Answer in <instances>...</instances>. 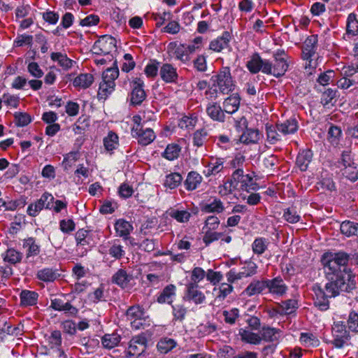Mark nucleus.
Instances as JSON below:
<instances>
[{
  "label": "nucleus",
  "instance_id": "obj_22",
  "mask_svg": "<svg viewBox=\"0 0 358 358\" xmlns=\"http://www.w3.org/2000/svg\"><path fill=\"white\" fill-rule=\"evenodd\" d=\"M266 289L265 280H253L244 289L243 294L247 296H252L262 293Z\"/></svg>",
  "mask_w": 358,
  "mask_h": 358
},
{
  "label": "nucleus",
  "instance_id": "obj_36",
  "mask_svg": "<svg viewBox=\"0 0 358 358\" xmlns=\"http://www.w3.org/2000/svg\"><path fill=\"white\" fill-rule=\"evenodd\" d=\"M120 341V336L117 334H106L102 338V344L106 348L111 349Z\"/></svg>",
  "mask_w": 358,
  "mask_h": 358
},
{
  "label": "nucleus",
  "instance_id": "obj_38",
  "mask_svg": "<svg viewBox=\"0 0 358 358\" xmlns=\"http://www.w3.org/2000/svg\"><path fill=\"white\" fill-rule=\"evenodd\" d=\"M105 148L108 151H112L118 145V136L114 132H110L103 139Z\"/></svg>",
  "mask_w": 358,
  "mask_h": 358
},
{
  "label": "nucleus",
  "instance_id": "obj_52",
  "mask_svg": "<svg viewBox=\"0 0 358 358\" xmlns=\"http://www.w3.org/2000/svg\"><path fill=\"white\" fill-rule=\"evenodd\" d=\"M206 276L205 271L201 267H195L191 273V282L189 283H195L199 285Z\"/></svg>",
  "mask_w": 358,
  "mask_h": 358
},
{
  "label": "nucleus",
  "instance_id": "obj_24",
  "mask_svg": "<svg viewBox=\"0 0 358 358\" xmlns=\"http://www.w3.org/2000/svg\"><path fill=\"white\" fill-rule=\"evenodd\" d=\"M50 58L53 62H57V64L65 70L70 69L72 66L74 61L67 57L66 54L62 52H52Z\"/></svg>",
  "mask_w": 358,
  "mask_h": 358
},
{
  "label": "nucleus",
  "instance_id": "obj_50",
  "mask_svg": "<svg viewBox=\"0 0 358 358\" xmlns=\"http://www.w3.org/2000/svg\"><path fill=\"white\" fill-rule=\"evenodd\" d=\"M276 127H266L267 139L270 143L274 144L281 140L280 135Z\"/></svg>",
  "mask_w": 358,
  "mask_h": 358
},
{
  "label": "nucleus",
  "instance_id": "obj_5",
  "mask_svg": "<svg viewBox=\"0 0 358 358\" xmlns=\"http://www.w3.org/2000/svg\"><path fill=\"white\" fill-rule=\"evenodd\" d=\"M148 341L145 335L140 334L131 338L129 347L125 351L127 358L138 357L141 355L147 348Z\"/></svg>",
  "mask_w": 358,
  "mask_h": 358
},
{
  "label": "nucleus",
  "instance_id": "obj_60",
  "mask_svg": "<svg viewBox=\"0 0 358 358\" xmlns=\"http://www.w3.org/2000/svg\"><path fill=\"white\" fill-rule=\"evenodd\" d=\"M51 307L57 310H70L72 306L68 302L63 303L59 299H55L51 301Z\"/></svg>",
  "mask_w": 358,
  "mask_h": 358
},
{
  "label": "nucleus",
  "instance_id": "obj_64",
  "mask_svg": "<svg viewBox=\"0 0 358 358\" xmlns=\"http://www.w3.org/2000/svg\"><path fill=\"white\" fill-rule=\"evenodd\" d=\"M340 229L347 236H358V225H340Z\"/></svg>",
  "mask_w": 358,
  "mask_h": 358
},
{
  "label": "nucleus",
  "instance_id": "obj_56",
  "mask_svg": "<svg viewBox=\"0 0 358 358\" xmlns=\"http://www.w3.org/2000/svg\"><path fill=\"white\" fill-rule=\"evenodd\" d=\"M25 16L28 17L24 19V29L30 27L34 23V20L35 19L34 10L29 6L24 7V17Z\"/></svg>",
  "mask_w": 358,
  "mask_h": 358
},
{
  "label": "nucleus",
  "instance_id": "obj_51",
  "mask_svg": "<svg viewBox=\"0 0 358 358\" xmlns=\"http://www.w3.org/2000/svg\"><path fill=\"white\" fill-rule=\"evenodd\" d=\"M4 260L11 264L19 263L21 260V254L14 249H8L6 252Z\"/></svg>",
  "mask_w": 358,
  "mask_h": 358
},
{
  "label": "nucleus",
  "instance_id": "obj_53",
  "mask_svg": "<svg viewBox=\"0 0 358 358\" xmlns=\"http://www.w3.org/2000/svg\"><path fill=\"white\" fill-rule=\"evenodd\" d=\"M223 315L224 321L230 324H234L239 317V310L237 308H232L230 310H224Z\"/></svg>",
  "mask_w": 358,
  "mask_h": 358
},
{
  "label": "nucleus",
  "instance_id": "obj_27",
  "mask_svg": "<svg viewBox=\"0 0 358 358\" xmlns=\"http://www.w3.org/2000/svg\"><path fill=\"white\" fill-rule=\"evenodd\" d=\"M176 294V286L169 285L166 286L159 296L157 297V301L160 303H171L173 301V296Z\"/></svg>",
  "mask_w": 358,
  "mask_h": 358
},
{
  "label": "nucleus",
  "instance_id": "obj_48",
  "mask_svg": "<svg viewBox=\"0 0 358 358\" xmlns=\"http://www.w3.org/2000/svg\"><path fill=\"white\" fill-rule=\"evenodd\" d=\"M207 136L208 133L204 129L196 131L193 135L194 145L197 147L202 146L206 140Z\"/></svg>",
  "mask_w": 358,
  "mask_h": 358
},
{
  "label": "nucleus",
  "instance_id": "obj_57",
  "mask_svg": "<svg viewBox=\"0 0 358 358\" xmlns=\"http://www.w3.org/2000/svg\"><path fill=\"white\" fill-rule=\"evenodd\" d=\"M108 254L115 259H120L124 255L122 246L113 244L108 250Z\"/></svg>",
  "mask_w": 358,
  "mask_h": 358
},
{
  "label": "nucleus",
  "instance_id": "obj_32",
  "mask_svg": "<svg viewBox=\"0 0 358 358\" xmlns=\"http://www.w3.org/2000/svg\"><path fill=\"white\" fill-rule=\"evenodd\" d=\"M181 152V147L176 143L169 144L162 156L168 160L172 161L177 159Z\"/></svg>",
  "mask_w": 358,
  "mask_h": 358
},
{
  "label": "nucleus",
  "instance_id": "obj_49",
  "mask_svg": "<svg viewBox=\"0 0 358 358\" xmlns=\"http://www.w3.org/2000/svg\"><path fill=\"white\" fill-rule=\"evenodd\" d=\"M233 286L229 283L223 282L219 286V292L217 299L220 301L224 300L229 294L233 292Z\"/></svg>",
  "mask_w": 358,
  "mask_h": 358
},
{
  "label": "nucleus",
  "instance_id": "obj_18",
  "mask_svg": "<svg viewBox=\"0 0 358 358\" xmlns=\"http://www.w3.org/2000/svg\"><path fill=\"white\" fill-rule=\"evenodd\" d=\"M24 248H27L26 252V263L34 262V258L38 255L40 247L35 241L30 238L24 241Z\"/></svg>",
  "mask_w": 358,
  "mask_h": 358
},
{
  "label": "nucleus",
  "instance_id": "obj_26",
  "mask_svg": "<svg viewBox=\"0 0 358 358\" xmlns=\"http://www.w3.org/2000/svg\"><path fill=\"white\" fill-rule=\"evenodd\" d=\"M313 153L310 150H303L296 157V165L304 171L307 169L308 164L312 160Z\"/></svg>",
  "mask_w": 358,
  "mask_h": 358
},
{
  "label": "nucleus",
  "instance_id": "obj_10",
  "mask_svg": "<svg viewBox=\"0 0 358 358\" xmlns=\"http://www.w3.org/2000/svg\"><path fill=\"white\" fill-rule=\"evenodd\" d=\"M265 283L266 288L272 294L281 296L287 292V287L280 277H276L271 280H265Z\"/></svg>",
  "mask_w": 358,
  "mask_h": 358
},
{
  "label": "nucleus",
  "instance_id": "obj_6",
  "mask_svg": "<svg viewBox=\"0 0 358 358\" xmlns=\"http://www.w3.org/2000/svg\"><path fill=\"white\" fill-rule=\"evenodd\" d=\"M131 132L133 136L136 137L138 142L143 145L151 143L156 137L152 129L144 128V127H140L139 125H134Z\"/></svg>",
  "mask_w": 358,
  "mask_h": 358
},
{
  "label": "nucleus",
  "instance_id": "obj_15",
  "mask_svg": "<svg viewBox=\"0 0 358 358\" xmlns=\"http://www.w3.org/2000/svg\"><path fill=\"white\" fill-rule=\"evenodd\" d=\"M231 38L230 33L224 31L221 36L210 42L209 48L215 52H221L222 50L229 48Z\"/></svg>",
  "mask_w": 358,
  "mask_h": 358
},
{
  "label": "nucleus",
  "instance_id": "obj_23",
  "mask_svg": "<svg viewBox=\"0 0 358 358\" xmlns=\"http://www.w3.org/2000/svg\"><path fill=\"white\" fill-rule=\"evenodd\" d=\"M261 134L258 129H246L240 136V142L245 144L256 143L260 139Z\"/></svg>",
  "mask_w": 358,
  "mask_h": 358
},
{
  "label": "nucleus",
  "instance_id": "obj_4",
  "mask_svg": "<svg viewBox=\"0 0 358 358\" xmlns=\"http://www.w3.org/2000/svg\"><path fill=\"white\" fill-rule=\"evenodd\" d=\"M118 76L119 69L116 62H115L113 67L108 68L102 73V81L99 84L97 94L99 99H106L114 91L115 87V80Z\"/></svg>",
  "mask_w": 358,
  "mask_h": 358
},
{
  "label": "nucleus",
  "instance_id": "obj_62",
  "mask_svg": "<svg viewBox=\"0 0 358 358\" xmlns=\"http://www.w3.org/2000/svg\"><path fill=\"white\" fill-rule=\"evenodd\" d=\"M206 278L213 285L218 283L222 279V274L218 271H214L212 269H208L206 273Z\"/></svg>",
  "mask_w": 358,
  "mask_h": 358
},
{
  "label": "nucleus",
  "instance_id": "obj_47",
  "mask_svg": "<svg viewBox=\"0 0 358 358\" xmlns=\"http://www.w3.org/2000/svg\"><path fill=\"white\" fill-rule=\"evenodd\" d=\"M222 236L223 233L217 232L213 230L208 229L205 232V234L203 237V241L206 243V245H208L212 242L217 241L220 238H222Z\"/></svg>",
  "mask_w": 358,
  "mask_h": 358
},
{
  "label": "nucleus",
  "instance_id": "obj_42",
  "mask_svg": "<svg viewBox=\"0 0 358 358\" xmlns=\"http://www.w3.org/2000/svg\"><path fill=\"white\" fill-rule=\"evenodd\" d=\"M38 298V294L37 292L24 289V306L36 305Z\"/></svg>",
  "mask_w": 358,
  "mask_h": 358
},
{
  "label": "nucleus",
  "instance_id": "obj_61",
  "mask_svg": "<svg viewBox=\"0 0 358 358\" xmlns=\"http://www.w3.org/2000/svg\"><path fill=\"white\" fill-rule=\"evenodd\" d=\"M285 220L289 223H296L300 220V216L292 208H287L283 215Z\"/></svg>",
  "mask_w": 358,
  "mask_h": 358
},
{
  "label": "nucleus",
  "instance_id": "obj_46",
  "mask_svg": "<svg viewBox=\"0 0 358 358\" xmlns=\"http://www.w3.org/2000/svg\"><path fill=\"white\" fill-rule=\"evenodd\" d=\"M267 249V243L264 238H256L252 243V250L257 255L263 254Z\"/></svg>",
  "mask_w": 358,
  "mask_h": 358
},
{
  "label": "nucleus",
  "instance_id": "obj_33",
  "mask_svg": "<svg viewBox=\"0 0 358 358\" xmlns=\"http://www.w3.org/2000/svg\"><path fill=\"white\" fill-rule=\"evenodd\" d=\"M176 345V342L169 338H164L160 339L157 345V350L163 354H166L171 351Z\"/></svg>",
  "mask_w": 358,
  "mask_h": 358
},
{
  "label": "nucleus",
  "instance_id": "obj_25",
  "mask_svg": "<svg viewBox=\"0 0 358 358\" xmlns=\"http://www.w3.org/2000/svg\"><path fill=\"white\" fill-rule=\"evenodd\" d=\"M278 132L284 134H291L295 133L298 129V123L295 119L288 120L283 123L276 124Z\"/></svg>",
  "mask_w": 358,
  "mask_h": 358
},
{
  "label": "nucleus",
  "instance_id": "obj_54",
  "mask_svg": "<svg viewBox=\"0 0 358 358\" xmlns=\"http://www.w3.org/2000/svg\"><path fill=\"white\" fill-rule=\"evenodd\" d=\"M223 169V162L221 159H216L215 162L208 164L206 176L215 175Z\"/></svg>",
  "mask_w": 358,
  "mask_h": 358
},
{
  "label": "nucleus",
  "instance_id": "obj_29",
  "mask_svg": "<svg viewBox=\"0 0 358 358\" xmlns=\"http://www.w3.org/2000/svg\"><path fill=\"white\" fill-rule=\"evenodd\" d=\"M202 177L196 171H191L188 173L185 181V185L187 190H194L201 182Z\"/></svg>",
  "mask_w": 358,
  "mask_h": 358
},
{
  "label": "nucleus",
  "instance_id": "obj_12",
  "mask_svg": "<svg viewBox=\"0 0 358 358\" xmlns=\"http://www.w3.org/2000/svg\"><path fill=\"white\" fill-rule=\"evenodd\" d=\"M159 76L163 81L166 83H175L178 78L176 69L171 64L165 63L159 69Z\"/></svg>",
  "mask_w": 358,
  "mask_h": 358
},
{
  "label": "nucleus",
  "instance_id": "obj_8",
  "mask_svg": "<svg viewBox=\"0 0 358 358\" xmlns=\"http://www.w3.org/2000/svg\"><path fill=\"white\" fill-rule=\"evenodd\" d=\"M317 37L315 35L308 36L303 44L302 49V58L308 62V66H313V57H315Z\"/></svg>",
  "mask_w": 358,
  "mask_h": 358
},
{
  "label": "nucleus",
  "instance_id": "obj_20",
  "mask_svg": "<svg viewBox=\"0 0 358 358\" xmlns=\"http://www.w3.org/2000/svg\"><path fill=\"white\" fill-rule=\"evenodd\" d=\"M241 98L238 94H233L223 102V108L225 113L233 114L238 110L240 106Z\"/></svg>",
  "mask_w": 358,
  "mask_h": 358
},
{
  "label": "nucleus",
  "instance_id": "obj_17",
  "mask_svg": "<svg viewBox=\"0 0 358 358\" xmlns=\"http://www.w3.org/2000/svg\"><path fill=\"white\" fill-rule=\"evenodd\" d=\"M206 113L215 121L223 122L225 120V111L217 103H209L206 108Z\"/></svg>",
  "mask_w": 358,
  "mask_h": 358
},
{
  "label": "nucleus",
  "instance_id": "obj_63",
  "mask_svg": "<svg viewBox=\"0 0 358 358\" xmlns=\"http://www.w3.org/2000/svg\"><path fill=\"white\" fill-rule=\"evenodd\" d=\"M348 327L350 330L358 332V314L351 312L348 320Z\"/></svg>",
  "mask_w": 358,
  "mask_h": 358
},
{
  "label": "nucleus",
  "instance_id": "obj_31",
  "mask_svg": "<svg viewBox=\"0 0 358 358\" xmlns=\"http://www.w3.org/2000/svg\"><path fill=\"white\" fill-rule=\"evenodd\" d=\"M36 276L38 280L48 282L55 281L59 277V274L52 268H45L39 270Z\"/></svg>",
  "mask_w": 358,
  "mask_h": 358
},
{
  "label": "nucleus",
  "instance_id": "obj_2",
  "mask_svg": "<svg viewBox=\"0 0 358 358\" xmlns=\"http://www.w3.org/2000/svg\"><path fill=\"white\" fill-rule=\"evenodd\" d=\"M213 85L206 91L208 99H216L218 93L228 94L234 91L235 82L233 80L229 67H222L218 73L212 76Z\"/></svg>",
  "mask_w": 358,
  "mask_h": 358
},
{
  "label": "nucleus",
  "instance_id": "obj_7",
  "mask_svg": "<svg viewBox=\"0 0 358 358\" xmlns=\"http://www.w3.org/2000/svg\"><path fill=\"white\" fill-rule=\"evenodd\" d=\"M186 301H192L196 305L201 304L206 301L205 294L199 289V285L188 283L186 285V291L184 296Z\"/></svg>",
  "mask_w": 358,
  "mask_h": 358
},
{
  "label": "nucleus",
  "instance_id": "obj_44",
  "mask_svg": "<svg viewBox=\"0 0 358 358\" xmlns=\"http://www.w3.org/2000/svg\"><path fill=\"white\" fill-rule=\"evenodd\" d=\"M54 196L48 192H45L42 194L41 198L36 201L39 206H41V208H43L48 209H52L53 206Z\"/></svg>",
  "mask_w": 358,
  "mask_h": 358
},
{
  "label": "nucleus",
  "instance_id": "obj_58",
  "mask_svg": "<svg viewBox=\"0 0 358 358\" xmlns=\"http://www.w3.org/2000/svg\"><path fill=\"white\" fill-rule=\"evenodd\" d=\"M117 235L124 239H127L130 232L133 230L132 225H115Z\"/></svg>",
  "mask_w": 358,
  "mask_h": 358
},
{
  "label": "nucleus",
  "instance_id": "obj_16",
  "mask_svg": "<svg viewBox=\"0 0 358 358\" xmlns=\"http://www.w3.org/2000/svg\"><path fill=\"white\" fill-rule=\"evenodd\" d=\"M298 308V302L295 299H287L283 301L280 304L278 309H273L271 316L274 315H289L294 313Z\"/></svg>",
  "mask_w": 358,
  "mask_h": 358
},
{
  "label": "nucleus",
  "instance_id": "obj_9",
  "mask_svg": "<svg viewBox=\"0 0 358 358\" xmlns=\"http://www.w3.org/2000/svg\"><path fill=\"white\" fill-rule=\"evenodd\" d=\"M144 83L140 78H136L132 82V90L130 101L132 105H140L146 98L143 89Z\"/></svg>",
  "mask_w": 358,
  "mask_h": 358
},
{
  "label": "nucleus",
  "instance_id": "obj_37",
  "mask_svg": "<svg viewBox=\"0 0 358 358\" xmlns=\"http://www.w3.org/2000/svg\"><path fill=\"white\" fill-rule=\"evenodd\" d=\"M17 328L12 327L7 322L0 323V343L4 342L8 336L14 334Z\"/></svg>",
  "mask_w": 358,
  "mask_h": 358
},
{
  "label": "nucleus",
  "instance_id": "obj_35",
  "mask_svg": "<svg viewBox=\"0 0 358 358\" xmlns=\"http://www.w3.org/2000/svg\"><path fill=\"white\" fill-rule=\"evenodd\" d=\"M182 177L178 173H172L166 176L164 185L170 189L177 187L182 182Z\"/></svg>",
  "mask_w": 358,
  "mask_h": 358
},
{
  "label": "nucleus",
  "instance_id": "obj_39",
  "mask_svg": "<svg viewBox=\"0 0 358 358\" xmlns=\"http://www.w3.org/2000/svg\"><path fill=\"white\" fill-rule=\"evenodd\" d=\"M257 188V184L254 181L253 178L248 174V178L242 180L238 186V189L245 191L249 193L250 191L255 190Z\"/></svg>",
  "mask_w": 358,
  "mask_h": 358
},
{
  "label": "nucleus",
  "instance_id": "obj_55",
  "mask_svg": "<svg viewBox=\"0 0 358 358\" xmlns=\"http://www.w3.org/2000/svg\"><path fill=\"white\" fill-rule=\"evenodd\" d=\"M203 210L207 213H220L223 210L222 203L220 201V200L214 199L213 202L204 205L203 207Z\"/></svg>",
  "mask_w": 358,
  "mask_h": 358
},
{
  "label": "nucleus",
  "instance_id": "obj_19",
  "mask_svg": "<svg viewBox=\"0 0 358 358\" xmlns=\"http://www.w3.org/2000/svg\"><path fill=\"white\" fill-rule=\"evenodd\" d=\"M97 45L101 48L103 55H109L116 48V40L110 36H103L97 41Z\"/></svg>",
  "mask_w": 358,
  "mask_h": 358
},
{
  "label": "nucleus",
  "instance_id": "obj_14",
  "mask_svg": "<svg viewBox=\"0 0 358 358\" xmlns=\"http://www.w3.org/2000/svg\"><path fill=\"white\" fill-rule=\"evenodd\" d=\"M266 62L267 59H262L258 53H254L247 62L246 67L251 73L256 74L259 71L264 73Z\"/></svg>",
  "mask_w": 358,
  "mask_h": 358
},
{
  "label": "nucleus",
  "instance_id": "obj_41",
  "mask_svg": "<svg viewBox=\"0 0 358 358\" xmlns=\"http://www.w3.org/2000/svg\"><path fill=\"white\" fill-rule=\"evenodd\" d=\"M189 50L187 48L185 45H178L174 51L176 58L182 62H186L189 60Z\"/></svg>",
  "mask_w": 358,
  "mask_h": 358
},
{
  "label": "nucleus",
  "instance_id": "obj_40",
  "mask_svg": "<svg viewBox=\"0 0 358 358\" xmlns=\"http://www.w3.org/2000/svg\"><path fill=\"white\" fill-rule=\"evenodd\" d=\"M143 315L144 312L139 306H131L127 310V316L130 320H141Z\"/></svg>",
  "mask_w": 358,
  "mask_h": 358
},
{
  "label": "nucleus",
  "instance_id": "obj_28",
  "mask_svg": "<svg viewBox=\"0 0 358 358\" xmlns=\"http://www.w3.org/2000/svg\"><path fill=\"white\" fill-rule=\"evenodd\" d=\"M239 335L242 341L252 344L259 345L260 343V338L259 334L252 332L245 329L239 330Z\"/></svg>",
  "mask_w": 358,
  "mask_h": 358
},
{
  "label": "nucleus",
  "instance_id": "obj_11",
  "mask_svg": "<svg viewBox=\"0 0 358 358\" xmlns=\"http://www.w3.org/2000/svg\"><path fill=\"white\" fill-rule=\"evenodd\" d=\"M332 334L334 337L332 341L336 348H342L348 338L345 326L340 323H334L332 327Z\"/></svg>",
  "mask_w": 358,
  "mask_h": 358
},
{
  "label": "nucleus",
  "instance_id": "obj_21",
  "mask_svg": "<svg viewBox=\"0 0 358 358\" xmlns=\"http://www.w3.org/2000/svg\"><path fill=\"white\" fill-rule=\"evenodd\" d=\"M133 279V275L128 274L124 269H119L112 277L113 282L122 288L127 287Z\"/></svg>",
  "mask_w": 358,
  "mask_h": 358
},
{
  "label": "nucleus",
  "instance_id": "obj_3",
  "mask_svg": "<svg viewBox=\"0 0 358 358\" xmlns=\"http://www.w3.org/2000/svg\"><path fill=\"white\" fill-rule=\"evenodd\" d=\"M274 62L267 60L264 66V73L273 75L275 78L282 77L287 71L291 62L284 50H278L273 53Z\"/></svg>",
  "mask_w": 358,
  "mask_h": 358
},
{
  "label": "nucleus",
  "instance_id": "obj_30",
  "mask_svg": "<svg viewBox=\"0 0 358 358\" xmlns=\"http://www.w3.org/2000/svg\"><path fill=\"white\" fill-rule=\"evenodd\" d=\"M94 81L93 75L91 73H82L73 80V85L81 88L89 87Z\"/></svg>",
  "mask_w": 358,
  "mask_h": 358
},
{
  "label": "nucleus",
  "instance_id": "obj_43",
  "mask_svg": "<svg viewBox=\"0 0 358 358\" xmlns=\"http://www.w3.org/2000/svg\"><path fill=\"white\" fill-rule=\"evenodd\" d=\"M76 239L78 245H86L90 243V231L84 229L78 230L76 234Z\"/></svg>",
  "mask_w": 358,
  "mask_h": 358
},
{
  "label": "nucleus",
  "instance_id": "obj_34",
  "mask_svg": "<svg viewBox=\"0 0 358 358\" xmlns=\"http://www.w3.org/2000/svg\"><path fill=\"white\" fill-rule=\"evenodd\" d=\"M346 31L352 36L358 35V20L357 15L354 13L349 14L347 19Z\"/></svg>",
  "mask_w": 358,
  "mask_h": 358
},
{
  "label": "nucleus",
  "instance_id": "obj_45",
  "mask_svg": "<svg viewBox=\"0 0 358 358\" xmlns=\"http://www.w3.org/2000/svg\"><path fill=\"white\" fill-rule=\"evenodd\" d=\"M169 214L179 222H186L189 221L190 217V213L187 210H172Z\"/></svg>",
  "mask_w": 358,
  "mask_h": 358
},
{
  "label": "nucleus",
  "instance_id": "obj_59",
  "mask_svg": "<svg viewBox=\"0 0 358 358\" xmlns=\"http://www.w3.org/2000/svg\"><path fill=\"white\" fill-rule=\"evenodd\" d=\"M336 97V91L328 89L325 90L321 97V103L323 106H326L329 103H331L332 101Z\"/></svg>",
  "mask_w": 358,
  "mask_h": 358
},
{
  "label": "nucleus",
  "instance_id": "obj_1",
  "mask_svg": "<svg viewBox=\"0 0 358 358\" xmlns=\"http://www.w3.org/2000/svg\"><path fill=\"white\" fill-rule=\"evenodd\" d=\"M350 255L345 252H325L321 257L325 278L328 282L325 291L319 284L312 287L314 304L320 310L329 307V298L336 297L341 292H350L356 287L355 275L347 268Z\"/></svg>",
  "mask_w": 358,
  "mask_h": 358
},
{
  "label": "nucleus",
  "instance_id": "obj_13",
  "mask_svg": "<svg viewBox=\"0 0 358 358\" xmlns=\"http://www.w3.org/2000/svg\"><path fill=\"white\" fill-rule=\"evenodd\" d=\"M280 334L281 330L279 329L269 326H263L259 333L260 343L262 341L269 343L278 341Z\"/></svg>",
  "mask_w": 358,
  "mask_h": 358
}]
</instances>
